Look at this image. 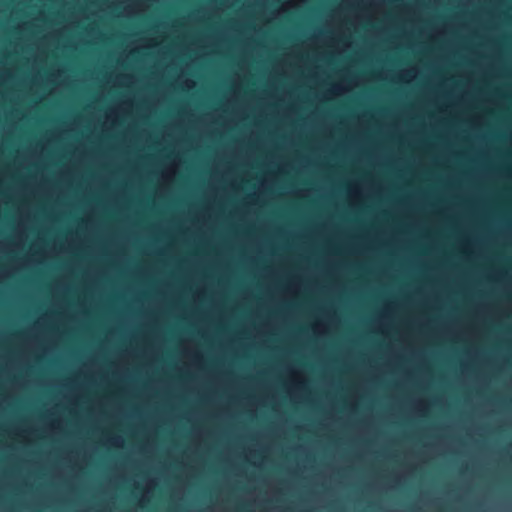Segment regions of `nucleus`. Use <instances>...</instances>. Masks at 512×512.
Here are the masks:
<instances>
[{"mask_svg": "<svg viewBox=\"0 0 512 512\" xmlns=\"http://www.w3.org/2000/svg\"><path fill=\"white\" fill-rule=\"evenodd\" d=\"M324 227V224L322 223V228ZM324 244V240L322 239V245ZM324 276V267L322 266V277ZM324 291V285L322 284V292ZM324 315V305L322 304V316ZM322 338L324 337V327L322 326Z\"/></svg>", "mask_w": 512, "mask_h": 512, "instance_id": "nucleus-1", "label": "nucleus"}, {"mask_svg": "<svg viewBox=\"0 0 512 512\" xmlns=\"http://www.w3.org/2000/svg\"><path fill=\"white\" fill-rule=\"evenodd\" d=\"M324 140V133L322 132V141ZM321 149L322 151L324 150V143L322 142V146H321Z\"/></svg>", "mask_w": 512, "mask_h": 512, "instance_id": "nucleus-2", "label": "nucleus"}, {"mask_svg": "<svg viewBox=\"0 0 512 512\" xmlns=\"http://www.w3.org/2000/svg\"><path fill=\"white\" fill-rule=\"evenodd\" d=\"M324 58H325V56H324V50L322 49V56H321L322 63L324 62Z\"/></svg>", "mask_w": 512, "mask_h": 512, "instance_id": "nucleus-3", "label": "nucleus"}, {"mask_svg": "<svg viewBox=\"0 0 512 512\" xmlns=\"http://www.w3.org/2000/svg\"><path fill=\"white\" fill-rule=\"evenodd\" d=\"M322 168L324 167V162H321ZM324 177V172L322 171V178Z\"/></svg>", "mask_w": 512, "mask_h": 512, "instance_id": "nucleus-4", "label": "nucleus"}, {"mask_svg": "<svg viewBox=\"0 0 512 512\" xmlns=\"http://www.w3.org/2000/svg\"><path fill=\"white\" fill-rule=\"evenodd\" d=\"M321 103H322V106H323L324 105V97L323 96H322Z\"/></svg>", "mask_w": 512, "mask_h": 512, "instance_id": "nucleus-5", "label": "nucleus"}, {"mask_svg": "<svg viewBox=\"0 0 512 512\" xmlns=\"http://www.w3.org/2000/svg\"><path fill=\"white\" fill-rule=\"evenodd\" d=\"M321 487H322V489L324 488V483H323V482H322V484H321Z\"/></svg>", "mask_w": 512, "mask_h": 512, "instance_id": "nucleus-6", "label": "nucleus"}, {"mask_svg": "<svg viewBox=\"0 0 512 512\" xmlns=\"http://www.w3.org/2000/svg\"><path fill=\"white\" fill-rule=\"evenodd\" d=\"M321 33H322V35L324 34V30L323 29L321 30Z\"/></svg>", "mask_w": 512, "mask_h": 512, "instance_id": "nucleus-7", "label": "nucleus"}, {"mask_svg": "<svg viewBox=\"0 0 512 512\" xmlns=\"http://www.w3.org/2000/svg\"><path fill=\"white\" fill-rule=\"evenodd\" d=\"M321 413H322V414L324 413V410H323V409L321 410Z\"/></svg>", "mask_w": 512, "mask_h": 512, "instance_id": "nucleus-8", "label": "nucleus"}, {"mask_svg": "<svg viewBox=\"0 0 512 512\" xmlns=\"http://www.w3.org/2000/svg\"><path fill=\"white\" fill-rule=\"evenodd\" d=\"M321 437H322V438L324 437V434H323V433L321 434Z\"/></svg>", "mask_w": 512, "mask_h": 512, "instance_id": "nucleus-9", "label": "nucleus"}]
</instances>
